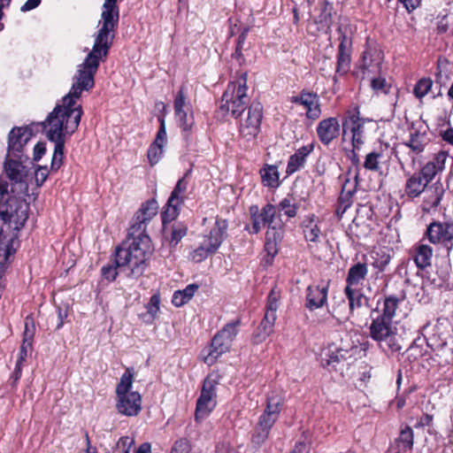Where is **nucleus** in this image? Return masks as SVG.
I'll list each match as a JSON object with an SVG mask.
<instances>
[{
	"mask_svg": "<svg viewBox=\"0 0 453 453\" xmlns=\"http://www.w3.org/2000/svg\"><path fill=\"white\" fill-rule=\"evenodd\" d=\"M118 0H104L101 19L103 21L101 28L95 38L91 51L87 55L84 62L78 67L92 74L96 73L100 62H104L109 55L115 37V31L118 28L119 19V9Z\"/></svg>",
	"mask_w": 453,
	"mask_h": 453,
	"instance_id": "obj_2",
	"label": "nucleus"
},
{
	"mask_svg": "<svg viewBox=\"0 0 453 453\" xmlns=\"http://www.w3.org/2000/svg\"><path fill=\"white\" fill-rule=\"evenodd\" d=\"M285 224L279 219L273 225V227L266 230L265 250L268 256L273 257L278 253V245L281 242L284 236Z\"/></svg>",
	"mask_w": 453,
	"mask_h": 453,
	"instance_id": "obj_27",
	"label": "nucleus"
},
{
	"mask_svg": "<svg viewBox=\"0 0 453 453\" xmlns=\"http://www.w3.org/2000/svg\"><path fill=\"white\" fill-rule=\"evenodd\" d=\"M343 292L348 299V308L351 314L355 309H359L364 305L369 306V297L365 296L361 289L344 288Z\"/></svg>",
	"mask_w": 453,
	"mask_h": 453,
	"instance_id": "obj_41",
	"label": "nucleus"
},
{
	"mask_svg": "<svg viewBox=\"0 0 453 453\" xmlns=\"http://www.w3.org/2000/svg\"><path fill=\"white\" fill-rule=\"evenodd\" d=\"M264 119V106L253 100L247 109L245 117L239 118L238 132L241 138L247 142H255L261 132V125Z\"/></svg>",
	"mask_w": 453,
	"mask_h": 453,
	"instance_id": "obj_13",
	"label": "nucleus"
},
{
	"mask_svg": "<svg viewBox=\"0 0 453 453\" xmlns=\"http://www.w3.org/2000/svg\"><path fill=\"white\" fill-rule=\"evenodd\" d=\"M134 444V440L130 436H122L117 442V450L119 453H130L132 447Z\"/></svg>",
	"mask_w": 453,
	"mask_h": 453,
	"instance_id": "obj_62",
	"label": "nucleus"
},
{
	"mask_svg": "<svg viewBox=\"0 0 453 453\" xmlns=\"http://www.w3.org/2000/svg\"><path fill=\"white\" fill-rule=\"evenodd\" d=\"M166 104H165L163 102H158L156 104V108L160 109V112L157 114V121L159 123V128L157 132L156 136L159 138H164L167 140V134H166V126H165V117H166Z\"/></svg>",
	"mask_w": 453,
	"mask_h": 453,
	"instance_id": "obj_52",
	"label": "nucleus"
},
{
	"mask_svg": "<svg viewBox=\"0 0 453 453\" xmlns=\"http://www.w3.org/2000/svg\"><path fill=\"white\" fill-rule=\"evenodd\" d=\"M432 85L433 82L430 78H422L418 81L413 88L415 96L418 98L424 97L431 89Z\"/></svg>",
	"mask_w": 453,
	"mask_h": 453,
	"instance_id": "obj_56",
	"label": "nucleus"
},
{
	"mask_svg": "<svg viewBox=\"0 0 453 453\" xmlns=\"http://www.w3.org/2000/svg\"><path fill=\"white\" fill-rule=\"evenodd\" d=\"M74 81L68 92L62 98V104H57L49 113L46 119L58 120L64 125H68L72 130H77L83 114L82 106L76 104L82 91H89L95 86V74L78 67Z\"/></svg>",
	"mask_w": 453,
	"mask_h": 453,
	"instance_id": "obj_4",
	"label": "nucleus"
},
{
	"mask_svg": "<svg viewBox=\"0 0 453 453\" xmlns=\"http://www.w3.org/2000/svg\"><path fill=\"white\" fill-rule=\"evenodd\" d=\"M289 101L305 109V118L308 120L315 121L322 115L320 98L314 91L303 88L298 95L291 96Z\"/></svg>",
	"mask_w": 453,
	"mask_h": 453,
	"instance_id": "obj_20",
	"label": "nucleus"
},
{
	"mask_svg": "<svg viewBox=\"0 0 453 453\" xmlns=\"http://www.w3.org/2000/svg\"><path fill=\"white\" fill-rule=\"evenodd\" d=\"M42 126L48 140L55 143L50 170L57 172L63 165L66 138H69L76 130L70 129L68 125H64L58 120L45 119L42 122Z\"/></svg>",
	"mask_w": 453,
	"mask_h": 453,
	"instance_id": "obj_9",
	"label": "nucleus"
},
{
	"mask_svg": "<svg viewBox=\"0 0 453 453\" xmlns=\"http://www.w3.org/2000/svg\"><path fill=\"white\" fill-rule=\"evenodd\" d=\"M329 282L309 285L305 291L304 306L310 311L322 308L327 303Z\"/></svg>",
	"mask_w": 453,
	"mask_h": 453,
	"instance_id": "obj_24",
	"label": "nucleus"
},
{
	"mask_svg": "<svg viewBox=\"0 0 453 453\" xmlns=\"http://www.w3.org/2000/svg\"><path fill=\"white\" fill-rule=\"evenodd\" d=\"M404 146L410 148V150L416 155L420 154L424 151L426 142L425 141V134H421L418 130L411 132L410 139L403 143Z\"/></svg>",
	"mask_w": 453,
	"mask_h": 453,
	"instance_id": "obj_47",
	"label": "nucleus"
},
{
	"mask_svg": "<svg viewBox=\"0 0 453 453\" xmlns=\"http://www.w3.org/2000/svg\"><path fill=\"white\" fill-rule=\"evenodd\" d=\"M188 105L187 104V94L185 86H180L179 88L173 101V110L174 112L185 110V107Z\"/></svg>",
	"mask_w": 453,
	"mask_h": 453,
	"instance_id": "obj_58",
	"label": "nucleus"
},
{
	"mask_svg": "<svg viewBox=\"0 0 453 453\" xmlns=\"http://www.w3.org/2000/svg\"><path fill=\"white\" fill-rule=\"evenodd\" d=\"M250 30V29L249 27H245L242 28V30L241 31L240 35L237 37L234 52L232 54V58L236 59L240 64L245 61L243 50H247V48H245L244 46Z\"/></svg>",
	"mask_w": 453,
	"mask_h": 453,
	"instance_id": "obj_50",
	"label": "nucleus"
},
{
	"mask_svg": "<svg viewBox=\"0 0 453 453\" xmlns=\"http://www.w3.org/2000/svg\"><path fill=\"white\" fill-rule=\"evenodd\" d=\"M336 32L339 35V45L336 53L335 73L333 77L334 82L338 81V77H342L349 72L353 49L351 25L349 23L345 25L340 24L336 28Z\"/></svg>",
	"mask_w": 453,
	"mask_h": 453,
	"instance_id": "obj_11",
	"label": "nucleus"
},
{
	"mask_svg": "<svg viewBox=\"0 0 453 453\" xmlns=\"http://www.w3.org/2000/svg\"><path fill=\"white\" fill-rule=\"evenodd\" d=\"M175 117L178 119L179 126L182 132L189 133L193 127V122H189L188 119V111L186 110L180 111V112L175 111Z\"/></svg>",
	"mask_w": 453,
	"mask_h": 453,
	"instance_id": "obj_61",
	"label": "nucleus"
},
{
	"mask_svg": "<svg viewBox=\"0 0 453 453\" xmlns=\"http://www.w3.org/2000/svg\"><path fill=\"white\" fill-rule=\"evenodd\" d=\"M50 173L48 167L39 165L35 172V180L37 187H42L46 181Z\"/></svg>",
	"mask_w": 453,
	"mask_h": 453,
	"instance_id": "obj_64",
	"label": "nucleus"
},
{
	"mask_svg": "<svg viewBox=\"0 0 453 453\" xmlns=\"http://www.w3.org/2000/svg\"><path fill=\"white\" fill-rule=\"evenodd\" d=\"M433 255V248L421 242L416 243L411 250V257L418 270H425L431 266Z\"/></svg>",
	"mask_w": 453,
	"mask_h": 453,
	"instance_id": "obj_31",
	"label": "nucleus"
},
{
	"mask_svg": "<svg viewBox=\"0 0 453 453\" xmlns=\"http://www.w3.org/2000/svg\"><path fill=\"white\" fill-rule=\"evenodd\" d=\"M25 328L23 332V338L22 341H27L29 342H34V337L35 334V325L34 319L31 316H27L25 318Z\"/></svg>",
	"mask_w": 453,
	"mask_h": 453,
	"instance_id": "obj_59",
	"label": "nucleus"
},
{
	"mask_svg": "<svg viewBox=\"0 0 453 453\" xmlns=\"http://www.w3.org/2000/svg\"><path fill=\"white\" fill-rule=\"evenodd\" d=\"M448 156V152L440 150L418 171L427 185L433 181L438 173L444 171Z\"/></svg>",
	"mask_w": 453,
	"mask_h": 453,
	"instance_id": "obj_25",
	"label": "nucleus"
},
{
	"mask_svg": "<svg viewBox=\"0 0 453 453\" xmlns=\"http://www.w3.org/2000/svg\"><path fill=\"white\" fill-rule=\"evenodd\" d=\"M405 177L403 191L405 196L411 200L420 196L428 186L418 172L406 173Z\"/></svg>",
	"mask_w": 453,
	"mask_h": 453,
	"instance_id": "obj_32",
	"label": "nucleus"
},
{
	"mask_svg": "<svg viewBox=\"0 0 453 453\" xmlns=\"http://www.w3.org/2000/svg\"><path fill=\"white\" fill-rule=\"evenodd\" d=\"M300 203L293 194H288L276 205V211L279 212L278 219L280 216H286L288 219H294L298 215Z\"/></svg>",
	"mask_w": 453,
	"mask_h": 453,
	"instance_id": "obj_38",
	"label": "nucleus"
},
{
	"mask_svg": "<svg viewBox=\"0 0 453 453\" xmlns=\"http://www.w3.org/2000/svg\"><path fill=\"white\" fill-rule=\"evenodd\" d=\"M371 88L375 94H388L391 84L387 81L384 77H374L371 80Z\"/></svg>",
	"mask_w": 453,
	"mask_h": 453,
	"instance_id": "obj_55",
	"label": "nucleus"
},
{
	"mask_svg": "<svg viewBox=\"0 0 453 453\" xmlns=\"http://www.w3.org/2000/svg\"><path fill=\"white\" fill-rule=\"evenodd\" d=\"M284 403L285 399L281 395L272 393L267 396L266 406L259 417L275 424L279 419Z\"/></svg>",
	"mask_w": 453,
	"mask_h": 453,
	"instance_id": "obj_30",
	"label": "nucleus"
},
{
	"mask_svg": "<svg viewBox=\"0 0 453 453\" xmlns=\"http://www.w3.org/2000/svg\"><path fill=\"white\" fill-rule=\"evenodd\" d=\"M384 57V52L380 46L366 42L357 65V73H361V79H365L366 75L371 73H380Z\"/></svg>",
	"mask_w": 453,
	"mask_h": 453,
	"instance_id": "obj_17",
	"label": "nucleus"
},
{
	"mask_svg": "<svg viewBox=\"0 0 453 453\" xmlns=\"http://www.w3.org/2000/svg\"><path fill=\"white\" fill-rule=\"evenodd\" d=\"M157 212L158 203L155 198L143 202L131 219L127 239L117 246L119 262L122 265L131 262L136 275L144 273L154 251L147 226Z\"/></svg>",
	"mask_w": 453,
	"mask_h": 453,
	"instance_id": "obj_1",
	"label": "nucleus"
},
{
	"mask_svg": "<svg viewBox=\"0 0 453 453\" xmlns=\"http://www.w3.org/2000/svg\"><path fill=\"white\" fill-rule=\"evenodd\" d=\"M321 220L314 213L304 216L300 224L304 240L310 244L318 243L322 236Z\"/></svg>",
	"mask_w": 453,
	"mask_h": 453,
	"instance_id": "obj_26",
	"label": "nucleus"
},
{
	"mask_svg": "<svg viewBox=\"0 0 453 453\" xmlns=\"http://www.w3.org/2000/svg\"><path fill=\"white\" fill-rule=\"evenodd\" d=\"M228 222L226 219L217 217L214 226L209 234L203 235L201 244L189 253V259L195 263H201L208 257L214 255L227 237Z\"/></svg>",
	"mask_w": 453,
	"mask_h": 453,
	"instance_id": "obj_7",
	"label": "nucleus"
},
{
	"mask_svg": "<svg viewBox=\"0 0 453 453\" xmlns=\"http://www.w3.org/2000/svg\"><path fill=\"white\" fill-rule=\"evenodd\" d=\"M382 157L381 151H372L365 156L364 161V167L372 172H378L380 169V158Z\"/></svg>",
	"mask_w": 453,
	"mask_h": 453,
	"instance_id": "obj_53",
	"label": "nucleus"
},
{
	"mask_svg": "<svg viewBox=\"0 0 453 453\" xmlns=\"http://www.w3.org/2000/svg\"><path fill=\"white\" fill-rule=\"evenodd\" d=\"M187 188L188 182L186 180V176H183L177 181L164 207V210L161 212V220L164 226L174 220L180 214V206L185 201L184 194Z\"/></svg>",
	"mask_w": 453,
	"mask_h": 453,
	"instance_id": "obj_19",
	"label": "nucleus"
},
{
	"mask_svg": "<svg viewBox=\"0 0 453 453\" xmlns=\"http://www.w3.org/2000/svg\"><path fill=\"white\" fill-rule=\"evenodd\" d=\"M280 299V293L273 288L267 296L266 310L265 315H272L273 318L277 319L276 311L278 310V303Z\"/></svg>",
	"mask_w": 453,
	"mask_h": 453,
	"instance_id": "obj_54",
	"label": "nucleus"
},
{
	"mask_svg": "<svg viewBox=\"0 0 453 453\" xmlns=\"http://www.w3.org/2000/svg\"><path fill=\"white\" fill-rule=\"evenodd\" d=\"M314 142H311L296 150V152L292 154L288 160L286 174L290 176L303 167L307 157L314 150Z\"/></svg>",
	"mask_w": 453,
	"mask_h": 453,
	"instance_id": "obj_28",
	"label": "nucleus"
},
{
	"mask_svg": "<svg viewBox=\"0 0 453 453\" xmlns=\"http://www.w3.org/2000/svg\"><path fill=\"white\" fill-rule=\"evenodd\" d=\"M429 323L421 327V332L425 331ZM447 326L443 323L437 322L433 327V333L428 336H424L427 346L434 350L443 349L447 345ZM423 335L424 333H421Z\"/></svg>",
	"mask_w": 453,
	"mask_h": 453,
	"instance_id": "obj_29",
	"label": "nucleus"
},
{
	"mask_svg": "<svg viewBox=\"0 0 453 453\" xmlns=\"http://www.w3.org/2000/svg\"><path fill=\"white\" fill-rule=\"evenodd\" d=\"M219 378L214 374H208L203 380L201 393L196 400L195 420L201 421L207 418L217 405V385Z\"/></svg>",
	"mask_w": 453,
	"mask_h": 453,
	"instance_id": "obj_14",
	"label": "nucleus"
},
{
	"mask_svg": "<svg viewBox=\"0 0 453 453\" xmlns=\"http://www.w3.org/2000/svg\"><path fill=\"white\" fill-rule=\"evenodd\" d=\"M33 135L32 129L25 127H13L8 135V157H13L21 159L26 144Z\"/></svg>",
	"mask_w": 453,
	"mask_h": 453,
	"instance_id": "obj_22",
	"label": "nucleus"
},
{
	"mask_svg": "<svg viewBox=\"0 0 453 453\" xmlns=\"http://www.w3.org/2000/svg\"><path fill=\"white\" fill-rule=\"evenodd\" d=\"M425 239L434 245L444 247L449 256L453 249V221L434 219L426 226L422 240Z\"/></svg>",
	"mask_w": 453,
	"mask_h": 453,
	"instance_id": "obj_16",
	"label": "nucleus"
},
{
	"mask_svg": "<svg viewBox=\"0 0 453 453\" xmlns=\"http://www.w3.org/2000/svg\"><path fill=\"white\" fill-rule=\"evenodd\" d=\"M161 296L159 291L154 293L145 304L146 312L141 313L139 318L147 325H152L160 311Z\"/></svg>",
	"mask_w": 453,
	"mask_h": 453,
	"instance_id": "obj_39",
	"label": "nucleus"
},
{
	"mask_svg": "<svg viewBox=\"0 0 453 453\" xmlns=\"http://www.w3.org/2000/svg\"><path fill=\"white\" fill-rule=\"evenodd\" d=\"M192 446L188 438H180L174 441L170 453H190Z\"/></svg>",
	"mask_w": 453,
	"mask_h": 453,
	"instance_id": "obj_60",
	"label": "nucleus"
},
{
	"mask_svg": "<svg viewBox=\"0 0 453 453\" xmlns=\"http://www.w3.org/2000/svg\"><path fill=\"white\" fill-rule=\"evenodd\" d=\"M122 267H127L129 269V273H127V277H129V278L138 279L139 277H141L143 274V273H140L138 275L134 274L133 272V269L134 267L133 266L131 262L128 264H123V265L120 264V262H119V257L117 256V248H116L115 251H114L113 264L106 265L102 267V269H101L102 276L104 277V279L107 280L110 282L114 281L118 276L117 269L122 268Z\"/></svg>",
	"mask_w": 453,
	"mask_h": 453,
	"instance_id": "obj_36",
	"label": "nucleus"
},
{
	"mask_svg": "<svg viewBox=\"0 0 453 453\" xmlns=\"http://www.w3.org/2000/svg\"><path fill=\"white\" fill-rule=\"evenodd\" d=\"M250 215L251 226H246V230L251 234H258L263 228L273 227V225L279 221L275 220L277 211L276 206L271 203H265L261 209L257 204H252L249 208Z\"/></svg>",
	"mask_w": 453,
	"mask_h": 453,
	"instance_id": "obj_18",
	"label": "nucleus"
},
{
	"mask_svg": "<svg viewBox=\"0 0 453 453\" xmlns=\"http://www.w3.org/2000/svg\"><path fill=\"white\" fill-rule=\"evenodd\" d=\"M320 12L316 19V23L327 30L331 29L333 25L334 5L327 0L319 3Z\"/></svg>",
	"mask_w": 453,
	"mask_h": 453,
	"instance_id": "obj_43",
	"label": "nucleus"
},
{
	"mask_svg": "<svg viewBox=\"0 0 453 453\" xmlns=\"http://www.w3.org/2000/svg\"><path fill=\"white\" fill-rule=\"evenodd\" d=\"M348 355V349L332 343L321 349L318 359L320 365L329 372L343 376L344 371L349 367Z\"/></svg>",
	"mask_w": 453,
	"mask_h": 453,
	"instance_id": "obj_15",
	"label": "nucleus"
},
{
	"mask_svg": "<svg viewBox=\"0 0 453 453\" xmlns=\"http://www.w3.org/2000/svg\"><path fill=\"white\" fill-rule=\"evenodd\" d=\"M401 300L395 295L385 296L378 300L376 308L370 311V338L379 344L385 342L388 350L392 353L400 352L402 349L396 339L397 329L393 326V319Z\"/></svg>",
	"mask_w": 453,
	"mask_h": 453,
	"instance_id": "obj_3",
	"label": "nucleus"
},
{
	"mask_svg": "<svg viewBox=\"0 0 453 453\" xmlns=\"http://www.w3.org/2000/svg\"><path fill=\"white\" fill-rule=\"evenodd\" d=\"M366 122H369V119L361 117L360 107L357 104L346 110L342 118V142L349 140L354 149H360L365 142Z\"/></svg>",
	"mask_w": 453,
	"mask_h": 453,
	"instance_id": "obj_10",
	"label": "nucleus"
},
{
	"mask_svg": "<svg viewBox=\"0 0 453 453\" xmlns=\"http://www.w3.org/2000/svg\"><path fill=\"white\" fill-rule=\"evenodd\" d=\"M247 73H243L237 81L228 82L219 107V112L222 117L230 114L232 118L238 119L251 104L252 101L247 93Z\"/></svg>",
	"mask_w": 453,
	"mask_h": 453,
	"instance_id": "obj_5",
	"label": "nucleus"
},
{
	"mask_svg": "<svg viewBox=\"0 0 453 453\" xmlns=\"http://www.w3.org/2000/svg\"><path fill=\"white\" fill-rule=\"evenodd\" d=\"M403 449V452L411 451L414 447V432L413 429L408 426H402L398 436L394 439Z\"/></svg>",
	"mask_w": 453,
	"mask_h": 453,
	"instance_id": "obj_45",
	"label": "nucleus"
},
{
	"mask_svg": "<svg viewBox=\"0 0 453 453\" xmlns=\"http://www.w3.org/2000/svg\"><path fill=\"white\" fill-rule=\"evenodd\" d=\"M25 163L33 165V162L29 161L28 157H26V159L23 160V157L19 159L13 157H8V154L6 155L4 163V169L11 181L14 183H22L27 186V178L31 168L28 165H26Z\"/></svg>",
	"mask_w": 453,
	"mask_h": 453,
	"instance_id": "obj_21",
	"label": "nucleus"
},
{
	"mask_svg": "<svg viewBox=\"0 0 453 453\" xmlns=\"http://www.w3.org/2000/svg\"><path fill=\"white\" fill-rule=\"evenodd\" d=\"M275 321L276 318H273L272 315H265L260 324L252 333V344L258 345L264 342L273 334Z\"/></svg>",
	"mask_w": 453,
	"mask_h": 453,
	"instance_id": "obj_35",
	"label": "nucleus"
},
{
	"mask_svg": "<svg viewBox=\"0 0 453 453\" xmlns=\"http://www.w3.org/2000/svg\"><path fill=\"white\" fill-rule=\"evenodd\" d=\"M240 325L241 319L237 318L235 320L226 324L216 333L208 348L203 350V353L207 352L203 358L205 364L208 365H214L219 357L230 350L232 343L238 334Z\"/></svg>",
	"mask_w": 453,
	"mask_h": 453,
	"instance_id": "obj_8",
	"label": "nucleus"
},
{
	"mask_svg": "<svg viewBox=\"0 0 453 453\" xmlns=\"http://www.w3.org/2000/svg\"><path fill=\"white\" fill-rule=\"evenodd\" d=\"M371 257L372 259V265L375 270H377L375 272V275L376 278H378L380 273L386 271L392 257L389 250L385 248H380L377 250H373L371 253Z\"/></svg>",
	"mask_w": 453,
	"mask_h": 453,
	"instance_id": "obj_42",
	"label": "nucleus"
},
{
	"mask_svg": "<svg viewBox=\"0 0 453 453\" xmlns=\"http://www.w3.org/2000/svg\"><path fill=\"white\" fill-rule=\"evenodd\" d=\"M368 274V266L365 262H357L352 265L346 276L345 288H354L362 285Z\"/></svg>",
	"mask_w": 453,
	"mask_h": 453,
	"instance_id": "obj_34",
	"label": "nucleus"
},
{
	"mask_svg": "<svg viewBox=\"0 0 453 453\" xmlns=\"http://www.w3.org/2000/svg\"><path fill=\"white\" fill-rule=\"evenodd\" d=\"M188 234V226L184 222H174L172 225L170 236L167 238L171 248H175Z\"/></svg>",
	"mask_w": 453,
	"mask_h": 453,
	"instance_id": "obj_48",
	"label": "nucleus"
},
{
	"mask_svg": "<svg viewBox=\"0 0 453 453\" xmlns=\"http://www.w3.org/2000/svg\"><path fill=\"white\" fill-rule=\"evenodd\" d=\"M443 194L444 189L441 185L434 187L433 194L426 197L423 201V211H430L432 210H436L441 203Z\"/></svg>",
	"mask_w": 453,
	"mask_h": 453,
	"instance_id": "obj_49",
	"label": "nucleus"
},
{
	"mask_svg": "<svg viewBox=\"0 0 453 453\" xmlns=\"http://www.w3.org/2000/svg\"><path fill=\"white\" fill-rule=\"evenodd\" d=\"M32 350H33V343L27 342V341H22L20 348H19L17 362H19V364H24L26 362V359H27L28 354H30L32 352Z\"/></svg>",
	"mask_w": 453,
	"mask_h": 453,
	"instance_id": "obj_63",
	"label": "nucleus"
},
{
	"mask_svg": "<svg viewBox=\"0 0 453 453\" xmlns=\"http://www.w3.org/2000/svg\"><path fill=\"white\" fill-rule=\"evenodd\" d=\"M341 132L342 124L336 117L325 118L316 127L318 139L324 146H329L340 136Z\"/></svg>",
	"mask_w": 453,
	"mask_h": 453,
	"instance_id": "obj_23",
	"label": "nucleus"
},
{
	"mask_svg": "<svg viewBox=\"0 0 453 453\" xmlns=\"http://www.w3.org/2000/svg\"><path fill=\"white\" fill-rule=\"evenodd\" d=\"M0 218L13 229L19 230L28 219V204L20 197L9 196L0 200Z\"/></svg>",
	"mask_w": 453,
	"mask_h": 453,
	"instance_id": "obj_12",
	"label": "nucleus"
},
{
	"mask_svg": "<svg viewBox=\"0 0 453 453\" xmlns=\"http://www.w3.org/2000/svg\"><path fill=\"white\" fill-rule=\"evenodd\" d=\"M199 287L197 284H189L182 290H176L172 298V303L175 307H181L184 304L188 303L196 292L198 290Z\"/></svg>",
	"mask_w": 453,
	"mask_h": 453,
	"instance_id": "obj_44",
	"label": "nucleus"
},
{
	"mask_svg": "<svg viewBox=\"0 0 453 453\" xmlns=\"http://www.w3.org/2000/svg\"><path fill=\"white\" fill-rule=\"evenodd\" d=\"M259 174L264 187L270 188H277L280 187V173L277 165L265 164L260 169Z\"/></svg>",
	"mask_w": 453,
	"mask_h": 453,
	"instance_id": "obj_40",
	"label": "nucleus"
},
{
	"mask_svg": "<svg viewBox=\"0 0 453 453\" xmlns=\"http://www.w3.org/2000/svg\"><path fill=\"white\" fill-rule=\"evenodd\" d=\"M331 316L335 319L338 322H343L349 319L351 315L345 300L342 299L336 305L332 306L330 311Z\"/></svg>",
	"mask_w": 453,
	"mask_h": 453,
	"instance_id": "obj_51",
	"label": "nucleus"
},
{
	"mask_svg": "<svg viewBox=\"0 0 453 453\" xmlns=\"http://www.w3.org/2000/svg\"><path fill=\"white\" fill-rule=\"evenodd\" d=\"M134 373L131 368H127L118 382L115 394V408L119 414L126 417H136L142 411V395L137 391H132Z\"/></svg>",
	"mask_w": 453,
	"mask_h": 453,
	"instance_id": "obj_6",
	"label": "nucleus"
},
{
	"mask_svg": "<svg viewBox=\"0 0 453 453\" xmlns=\"http://www.w3.org/2000/svg\"><path fill=\"white\" fill-rule=\"evenodd\" d=\"M358 173L355 176V183H351L349 179H346L342 187L341 194L338 197L339 206L336 210L337 214H340V211H342V214L349 209L353 203V196L357 190Z\"/></svg>",
	"mask_w": 453,
	"mask_h": 453,
	"instance_id": "obj_33",
	"label": "nucleus"
},
{
	"mask_svg": "<svg viewBox=\"0 0 453 453\" xmlns=\"http://www.w3.org/2000/svg\"><path fill=\"white\" fill-rule=\"evenodd\" d=\"M164 154V149L160 147V145H154L150 143L148 151H147V157L149 160V163L151 166H154L157 165Z\"/></svg>",
	"mask_w": 453,
	"mask_h": 453,
	"instance_id": "obj_57",
	"label": "nucleus"
},
{
	"mask_svg": "<svg viewBox=\"0 0 453 453\" xmlns=\"http://www.w3.org/2000/svg\"><path fill=\"white\" fill-rule=\"evenodd\" d=\"M273 425V423L258 417L251 432V443L256 447L263 445L268 440Z\"/></svg>",
	"mask_w": 453,
	"mask_h": 453,
	"instance_id": "obj_37",
	"label": "nucleus"
},
{
	"mask_svg": "<svg viewBox=\"0 0 453 453\" xmlns=\"http://www.w3.org/2000/svg\"><path fill=\"white\" fill-rule=\"evenodd\" d=\"M14 252L15 250L12 249L11 242H5V237L3 232L0 231V279L8 267L9 257Z\"/></svg>",
	"mask_w": 453,
	"mask_h": 453,
	"instance_id": "obj_46",
	"label": "nucleus"
}]
</instances>
